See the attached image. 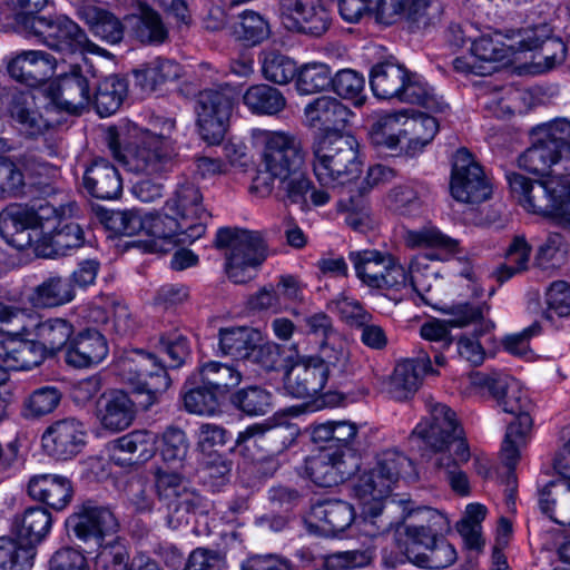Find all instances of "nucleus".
Masks as SVG:
<instances>
[{
	"mask_svg": "<svg viewBox=\"0 0 570 570\" xmlns=\"http://www.w3.org/2000/svg\"><path fill=\"white\" fill-rule=\"evenodd\" d=\"M521 168L537 175L532 180L511 173L507 179L513 197L528 213L570 224V121L561 118L538 126L532 145L519 157Z\"/></svg>",
	"mask_w": 570,
	"mask_h": 570,
	"instance_id": "f257e3e1",
	"label": "nucleus"
},
{
	"mask_svg": "<svg viewBox=\"0 0 570 570\" xmlns=\"http://www.w3.org/2000/svg\"><path fill=\"white\" fill-rule=\"evenodd\" d=\"M414 474L412 460L396 449H389L380 452L373 466L357 478L353 489L361 503L360 525L365 535L376 537L389 527L390 523L381 519L384 500L400 480Z\"/></svg>",
	"mask_w": 570,
	"mask_h": 570,
	"instance_id": "f03ea898",
	"label": "nucleus"
},
{
	"mask_svg": "<svg viewBox=\"0 0 570 570\" xmlns=\"http://www.w3.org/2000/svg\"><path fill=\"white\" fill-rule=\"evenodd\" d=\"M175 130L173 119L156 118L153 129L132 128L131 138L124 153L120 149L119 134L116 129L107 131V145L114 157L129 171L159 176L174 168L176 146L171 138Z\"/></svg>",
	"mask_w": 570,
	"mask_h": 570,
	"instance_id": "7ed1b4c3",
	"label": "nucleus"
},
{
	"mask_svg": "<svg viewBox=\"0 0 570 570\" xmlns=\"http://www.w3.org/2000/svg\"><path fill=\"white\" fill-rule=\"evenodd\" d=\"M67 527L79 540H94L99 546L95 570H130L129 552L122 540L102 543L105 537L115 534L119 528L109 508L86 503L67 519Z\"/></svg>",
	"mask_w": 570,
	"mask_h": 570,
	"instance_id": "20e7f679",
	"label": "nucleus"
},
{
	"mask_svg": "<svg viewBox=\"0 0 570 570\" xmlns=\"http://www.w3.org/2000/svg\"><path fill=\"white\" fill-rule=\"evenodd\" d=\"M312 149L313 171L322 186H345L360 177L362 163L355 137L336 131L323 134L314 141Z\"/></svg>",
	"mask_w": 570,
	"mask_h": 570,
	"instance_id": "39448f33",
	"label": "nucleus"
},
{
	"mask_svg": "<svg viewBox=\"0 0 570 570\" xmlns=\"http://www.w3.org/2000/svg\"><path fill=\"white\" fill-rule=\"evenodd\" d=\"M428 414L414 428L412 439L434 453H455V461L468 462L471 451L463 429L458 424L454 412L445 404L433 400L426 401Z\"/></svg>",
	"mask_w": 570,
	"mask_h": 570,
	"instance_id": "423d86ee",
	"label": "nucleus"
},
{
	"mask_svg": "<svg viewBox=\"0 0 570 570\" xmlns=\"http://www.w3.org/2000/svg\"><path fill=\"white\" fill-rule=\"evenodd\" d=\"M26 37L36 38L50 49L63 55L94 53L110 57V52L92 42L86 32L65 16L55 18L30 16L22 20Z\"/></svg>",
	"mask_w": 570,
	"mask_h": 570,
	"instance_id": "0eeeda50",
	"label": "nucleus"
},
{
	"mask_svg": "<svg viewBox=\"0 0 570 570\" xmlns=\"http://www.w3.org/2000/svg\"><path fill=\"white\" fill-rule=\"evenodd\" d=\"M215 243L218 248L228 249L225 271L235 284H245L255 278L266 259V247L257 232L220 228Z\"/></svg>",
	"mask_w": 570,
	"mask_h": 570,
	"instance_id": "6e6552de",
	"label": "nucleus"
},
{
	"mask_svg": "<svg viewBox=\"0 0 570 570\" xmlns=\"http://www.w3.org/2000/svg\"><path fill=\"white\" fill-rule=\"evenodd\" d=\"M117 370L121 380L144 397L140 405L145 410L158 403L171 384L167 370L158 357L140 350L121 356L117 362Z\"/></svg>",
	"mask_w": 570,
	"mask_h": 570,
	"instance_id": "1a4fd4ad",
	"label": "nucleus"
},
{
	"mask_svg": "<svg viewBox=\"0 0 570 570\" xmlns=\"http://www.w3.org/2000/svg\"><path fill=\"white\" fill-rule=\"evenodd\" d=\"M51 217L57 218V208L49 203L37 209L11 205L0 213V234L18 249L35 246L37 252L42 234L51 229Z\"/></svg>",
	"mask_w": 570,
	"mask_h": 570,
	"instance_id": "9d476101",
	"label": "nucleus"
},
{
	"mask_svg": "<svg viewBox=\"0 0 570 570\" xmlns=\"http://www.w3.org/2000/svg\"><path fill=\"white\" fill-rule=\"evenodd\" d=\"M235 100V91L228 85L200 90L195 97L194 110L202 138L210 145L224 138Z\"/></svg>",
	"mask_w": 570,
	"mask_h": 570,
	"instance_id": "9b49d317",
	"label": "nucleus"
},
{
	"mask_svg": "<svg viewBox=\"0 0 570 570\" xmlns=\"http://www.w3.org/2000/svg\"><path fill=\"white\" fill-rule=\"evenodd\" d=\"M356 276L372 288H400L410 283L416 291L415 281L403 265L387 252L377 249L353 250L348 254Z\"/></svg>",
	"mask_w": 570,
	"mask_h": 570,
	"instance_id": "f8f14e48",
	"label": "nucleus"
},
{
	"mask_svg": "<svg viewBox=\"0 0 570 570\" xmlns=\"http://www.w3.org/2000/svg\"><path fill=\"white\" fill-rule=\"evenodd\" d=\"M263 166L273 179L286 178L303 169L305 153L302 141L295 135L285 131H262Z\"/></svg>",
	"mask_w": 570,
	"mask_h": 570,
	"instance_id": "ddd939ff",
	"label": "nucleus"
},
{
	"mask_svg": "<svg viewBox=\"0 0 570 570\" xmlns=\"http://www.w3.org/2000/svg\"><path fill=\"white\" fill-rule=\"evenodd\" d=\"M451 195L464 204H480L491 195L483 170L466 149H459L453 158Z\"/></svg>",
	"mask_w": 570,
	"mask_h": 570,
	"instance_id": "4468645a",
	"label": "nucleus"
},
{
	"mask_svg": "<svg viewBox=\"0 0 570 570\" xmlns=\"http://www.w3.org/2000/svg\"><path fill=\"white\" fill-rule=\"evenodd\" d=\"M569 441L553 460V469L562 482L550 481L539 490V507L558 524H570V451Z\"/></svg>",
	"mask_w": 570,
	"mask_h": 570,
	"instance_id": "2eb2a0df",
	"label": "nucleus"
},
{
	"mask_svg": "<svg viewBox=\"0 0 570 570\" xmlns=\"http://www.w3.org/2000/svg\"><path fill=\"white\" fill-rule=\"evenodd\" d=\"M474 386L488 389L507 413L515 415L519 423L522 415H529L530 401L521 383L502 372H475L471 375Z\"/></svg>",
	"mask_w": 570,
	"mask_h": 570,
	"instance_id": "dca6fc26",
	"label": "nucleus"
},
{
	"mask_svg": "<svg viewBox=\"0 0 570 570\" xmlns=\"http://www.w3.org/2000/svg\"><path fill=\"white\" fill-rule=\"evenodd\" d=\"M163 210L174 214L181 220L187 237L198 239L205 234L209 215L203 205V195L194 184L179 185L165 203Z\"/></svg>",
	"mask_w": 570,
	"mask_h": 570,
	"instance_id": "f3484780",
	"label": "nucleus"
},
{
	"mask_svg": "<svg viewBox=\"0 0 570 570\" xmlns=\"http://www.w3.org/2000/svg\"><path fill=\"white\" fill-rule=\"evenodd\" d=\"M92 414L102 430L122 432L136 417V403L122 390H107L94 403Z\"/></svg>",
	"mask_w": 570,
	"mask_h": 570,
	"instance_id": "a211bd4d",
	"label": "nucleus"
},
{
	"mask_svg": "<svg viewBox=\"0 0 570 570\" xmlns=\"http://www.w3.org/2000/svg\"><path fill=\"white\" fill-rule=\"evenodd\" d=\"M87 433L83 424L72 417L50 424L41 441L46 453L57 460H69L78 455L86 445Z\"/></svg>",
	"mask_w": 570,
	"mask_h": 570,
	"instance_id": "6ab92c4d",
	"label": "nucleus"
},
{
	"mask_svg": "<svg viewBox=\"0 0 570 570\" xmlns=\"http://www.w3.org/2000/svg\"><path fill=\"white\" fill-rule=\"evenodd\" d=\"M281 6L288 29L316 37L328 29L330 13L320 0H282Z\"/></svg>",
	"mask_w": 570,
	"mask_h": 570,
	"instance_id": "aec40b11",
	"label": "nucleus"
},
{
	"mask_svg": "<svg viewBox=\"0 0 570 570\" xmlns=\"http://www.w3.org/2000/svg\"><path fill=\"white\" fill-rule=\"evenodd\" d=\"M56 66V59L48 52L23 50L8 58L7 71L16 81L38 87L55 73Z\"/></svg>",
	"mask_w": 570,
	"mask_h": 570,
	"instance_id": "412c9836",
	"label": "nucleus"
},
{
	"mask_svg": "<svg viewBox=\"0 0 570 570\" xmlns=\"http://www.w3.org/2000/svg\"><path fill=\"white\" fill-rule=\"evenodd\" d=\"M415 518L417 522L409 523L404 529L406 537L405 553L411 561L414 560V554H420L449 530L446 517L438 510L420 509L415 512Z\"/></svg>",
	"mask_w": 570,
	"mask_h": 570,
	"instance_id": "4be33fe9",
	"label": "nucleus"
},
{
	"mask_svg": "<svg viewBox=\"0 0 570 570\" xmlns=\"http://www.w3.org/2000/svg\"><path fill=\"white\" fill-rule=\"evenodd\" d=\"M57 106L70 114H80L91 102L90 80L78 65L61 75L53 95Z\"/></svg>",
	"mask_w": 570,
	"mask_h": 570,
	"instance_id": "5701e85b",
	"label": "nucleus"
},
{
	"mask_svg": "<svg viewBox=\"0 0 570 570\" xmlns=\"http://www.w3.org/2000/svg\"><path fill=\"white\" fill-rule=\"evenodd\" d=\"M326 382L327 370L307 357L297 361L285 372L283 387L293 397L306 399L321 393Z\"/></svg>",
	"mask_w": 570,
	"mask_h": 570,
	"instance_id": "b1692460",
	"label": "nucleus"
},
{
	"mask_svg": "<svg viewBox=\"0 0 570 570\" xmlns=\"http://www.w3.org/2000/svg\"><path fill=\"white\" fill-rule=\"evenodd\" d=\"M156 490L159 500L166 504L168 510L174 512H194L202 504V497L177 472L158 471Z\"/></svg>",
	"mask_w": 570,
	"mask_h": 570,
	"instance_id": "393cba45",
	"label": "nucleus"
},
{
	"mask_svg": "<svg viewBox=\"0 0 570 570\" xmlns=\"http://www.w3.org/2000/svg\"><path fill=\"white\" fill-rule=\"evenodd\" d=\"M28 495L56 511L66 509L72 500L71 481L61 474L39 473L30 476L27 483Z\"/></svg>",
	"mask_w": 570,
	"mask_h": 570,
	"instance_id": "a878e982",
	"label": "nucleus"
},
{
	"mask_svg": "<svg viewBox=\"0 0 570 570\" xmlns=\"http://www.w3.org/2000/svg\"><path fill=\"white\" fill-rule=\"evenodd\" d=\"M431 370V360L426 352L415 358L399 362L386 384V393L396 401L407 400L419 390L422 377Z\"/></svg>",
	"mask_w": 570,
	"mask_h": 570,
	"instance_id": "bb28decb",
	"label": "nucleus"
},
{
	"mask_svg": "<svg viewBox=\"0 0 570 570\" xmlns=\"http://www.w3.org/2000/svg\"><path fill=\"white\" fill-rule=\"evenodd\" d=\"M73 331L72 323L66 318L49 317L41 320L35 312L30 311L23 336H32L42 346L45 353H56L70 341Z\"/></svg>",
	"mask_w": 570,
	"mask_h": 570,
	"instance_id": "cd10ccee",
	"label": "nucleus"
},
{
	"mask_svg": "<svg viewBox=\"0 0 570 570\" xmlns=\"http://www.w3.org/2000/svg\"><path fill=\"white\" fill-rule=\"evenodd\" d=\"M305 471L311 480L324 488L337 485L353 471L345 460V452L324 449L305 461Z\"/></svg>",
	"mask_w": 570,
	"mask_h": 570,
	"instance_id": "c85d7f7f",
	"label": "nucleus"
},
{
	"mask_svg": "<svg viewBox=\"0 0 570 570\" xmlns=\"http://www.w3.org/2000/svg\"><path fill=\"white\" fill-rule=\"evenodd\" d=\"M51 229L41 236L37 253L43 257L66 256L70 250L79 248L85 242L83 230L79 224L70 222L61 224V214L57 209V218L51 217Z\"/></svg>",
	"mask_w": 570,
	"mask_h": 570,
	"instance_id": "c756f323",
	"label": "nucleus"
},
{
	"mask_svg": "<svg viewBox=\"0 0 570 570\" xmlns=\"http://www.w3.org/2000/svg\"><path fill=\"white\" fill-rule=\"evenodd\" d=\"M304 116L308 127L323 130V134L341 132L351 111L336 98L322 96L305 106Z\"/></svg>",
	"mask_w": 570,
	"mask_h": 570,
	"instance_id": "7c9ffc66",
	"label": "nucleus"
},
{
	"mask_svg": "<svg viewBox=\"0 0 570 570\" xmlns=\"http://www.w3.org/2000/svg\"><path fill=\"white\" fill-rule=\"evenodd\" d=\"M298 433V428L292 423L274 426L256 423L238 433L236 444L242 445L253 441L255 444L264 445L267 452L279 453L293 444Z\"/></svg>",
	"mask_w": 570,
	"mask_h": 570,
	"instance_id": "2f4dec72",
	"label": "nucleus"
},
{
	"mask_svg": "<svg viewBox=\"0 0 570 570\" xmlns=\"http://www.w3.org/2000/svg\"><path fill=\"white\" fill-rule=\"evenodd\" d=\"M108 354L105 336L97 330L86 328L71 341L66 362L75 367H89L99 364Z\"/></svg>",
	"mask_w": 570,
	"mask_h": 570,
	"instance_id": "473e14b6",
	"label": "nucleus"
},
{
	"mask_svg": "<svg viewBox=\"0 0 570 570\" xmlns=\"http://www.w3.org/2000/svg\"><path fill=\"white\" fill-rule=\"evenodd\" d=\"M46 353L36 340H9L0 342V370H31L42 363ZM8 376V374H6Z\"/></svg>",
	"mask_w": 570,
	"mask_h": 570,
	"instance_id": "72a5a7b5",
	"label": "nucleus"
},
{
	"mask_svg": "<svg viewBox=\"0 0 570 570\" xmlns=\"http://www.w3.org/2000/svg\"><path fill=\"white\" fill-rule=\"evenodd\" d=\"M83 186L91 196L99 199H115L122 190V181L117 168L102 158L94 160L87 168Z\"/></svg>",
	"mask_w": 570,
	"mask_h": 570,
	"instance_id": "f704fd0d",
	"label": "nucleus"
},
{
	"mask_svg": "<svg viewBox=\"0 0 570 570\" xmlns=\"http://www.w3.org/2000/svg\"><path fill=\"white\" fill-rule=\"evenodd\" d=\"M490 306L485 302H458L443 308V313L448 315L446 324L450 327H466L474 325L478 336H484L491 333L495 324L487 317Z\"/></svg>",
	"mask_w": 570,
	"mask_h": 570,
	"instance_id": "c9c22d12",
	"label": "nucleus"
},
{
	"mask_svg": "<svg viewBox=\"0 0 570 570\" xmlns=\"http://www.w3.org/2000/svg\"><path fill=\"white\" fill-rule=\"evenodd\" d=\"M155 439L147 431L130 432L112 443L111 459L117 464L146 462L155 454Z\"/></svg>",
	"mask_w": 570,
	"mask_h": 570,
	"instance_id": "e433bc0d",
	"label": "nucleus"
},
{
	"mask_svg": "<svg viewBox=\"0 0 570 570\" xmlns=\"http://www.w3.org/2000/svg\"><path fill=\"white\" fill-rule=\"evenodd\" d=\"M75 297L76 293L69 279L51 274L32 288L28 301L37 308H55L69 304Z\"/></svg>",
	"mask_w": 570,
	"mask_h": 570,
	"instance_id": "4c0bfd02",
	"label": "nucleus"
},
{
	"mask_svg": "<svg viewBox=\"0 0 570 570\" xmlns=\"http://www.w3.org/2000/svg\"><path fill=\"white\" fill-rule=\"evenodd\" d=\"M51 525L52 517L48 510L31 507L13 518L11 531L19 540L30 543L35 548L48 535Z\"/></svg>",
	"mask_w": 570,
	"mask_h": 570,
	"instance_id": "58836bf2",
	"label": "nucleus"
},
{
	"mask_svg": "<svg viewBox=\"0 0 570 570\" xmlns=\"http://www.w3.org/2000/svg\"><path fill=\"white\" fill-rule=\"evenodd\" d=\"M8 112L19 129L28 136H39L49 128V121L36 109L33 97L29 92L12 94Z\"/></svg>",
	"mask_w": 570,
	"mask_h": 570,
	"instance_id": "ea45409f",
	"label": "nucleus"
},
{
	"mask_svg": "<svg viewBox=\"0 0 570 570\" xmlns=\"http://www.w3.org/2000/svg\"><path fill=\"white\" fill-rule=\"evenodd\" d=\"M405 111L380 115L372 125L371 140L391 153H404V119Z\"/></svg>",
	"mask_w": 570,
	"mask_h": 570,
	"instance_id": "a19ab883",
	"label": "nucleus"
},
{
	"mask_svg": "<svg viewBox=\"0 0 570 570\" xmlns=\"http://www.w3.org/2000/svg\"><path fill=\"white\" fill-rule=\"evenodd\" d=\"M79 17L88 26L91 33L109 45L119 43L124 38V26L108 10L94 4L82 6Z\"/></svg>",
	"mask_w": 570,
	"mask_h": 570,
	"instance_id": "79ce46f5",
	"label": "nucleus"
},
{
	"mask_svg": "<svg viewBox=\"0 0 570 570\" xmlns=\"http://www.w3.org/2000/svg\"><path fill=\"white\" fill-rule=\"evenodd\" d=\"M409 71L401 65L385 61L373 66L370 75V86L375 97L393 99L400 96Z\"/></svg>",
	"mask_w": 570,
	"mask_h": 570,
	"instance_id": "37998d69",
	"label": "nucleus"
},
{
	"mask_svg": "<svg viewBox=\"0 0 570 570\" xmlns=\"http://www.w3.org/2000/svg\"><path fill=\"white\" fill-rule=\"evenodd\" d=\"M261 341V334L249 326H232L218 332V351L223 355L237 360L249 358L252 351Z\"/></svg>",
	"mask_w": 570,
	"mask_h": 570,
	"instance_id": "c03bdc74",
	"label": "nucleus"
},
{
	"mask_svg": "<svg viewBox=\"0 0 570 570\" xmlns=\"http://www.w3.org/2000/svg\"><path fill=\"white\" fill-rule=\"evenodd\" d=\"M439 120L425 114L412 117L405 115L404 119V154L414 156L429 145L439 131Z\"/></svg>",
	"mask_w": 570,
	"mask_h": 570,
	"instance_id": "a18cd8bd",
	"label": "nucleus"
},
{
	"mask_svg": "<svg viewBox=\"0 0 570 570\" xmlns=\"http://www.w3.org/2000/svg\"><path fill=\"white\" fill-rule=\"evenodd\" d=\"M311 518L318 522L324 531L333 533L347 529L355 519L353 507L342 500H327L313 505Z\"/></svg>",
	"mask_w": 570,
	"mask_h": 570,
	"instance_id": "49530a36",
	"label": "nucleus"
},
{
	"mask_svg": "<svg viewBox=\"0 0 570 570\" xmlns=\"http://www.w3.org/2000/svg\"><path fill=\"white\" fill-rule=\"evenodd\" d=\"M397 100L421 105L435 114H443L449 109L444 99L435 95L434 90L417 73L409 72L404 89H401Z\"/></svg>",
	"mask_w": 570,
	"mask_h": 570,
	"instance_id": "de8ad7c7",
	"label": "nucleus"
},
{
	"mask_svg": "<svg viewBox=\"0 0 570 570\" xmlns=\"http://www.w3.org/2000/svg\"><path fill=\"white\" fill-rule=\"evenodd\" d=\"M199 377L220 399L240 383L242 373L234 365L212 361L200 367Z\"/></svg>",
	"mask_w": 570,
	"mask_h": 570,
	"instance_id": "09e8293b",
	"label": "nucleus"
},
{
	"mask_svg": "<svg viewBox=\"0 0 570 570\" xmlns=\"http://www.w3.org/2000/svg\"><path fill=\"white\" fill-rule=\"evenodd\" d=\"M180 67L173 60L157 58L141 69L134 71L135 83L145 92H150L157 86L175 80L180 76Z\"/></svg>",
	"mask_w": 570,
	"mask_h": 570,
	"instance_id": "8fccbe9b",
	"label": "nucleus"
},
{
	"mask_svg": "<svg viewBox=\"0 0 570 570\" xmlns=\"http://www.w3.org/2000/svg\"><path fill=\"white\" fill-rule=\"evenodd\" d=\"M146 235L165 240L168 244H184L196 240L187 237L183 230L181 220L166 210L163 214L146 213Z\"/></svg>",
	"mask_w": 570,
	"mask_h": 570,
	"instance_id": "3c124183",
	"label": "nucleus"
},
{
	"mask_svg": "<svg viewBox=\"0 0 570 570\" xmlns=\"http://www.w3.org/2000/svg\"><path fill=\"white\" fill-rule=\"evenodd\" d=\"M243 102L253 114L268 116L281 112L286 106V99L278 89L263 83L249 87Z\"/></svg>",
	"mask_w": 570,
	"mask_h": 570,
	"instance_id": "603ef678",
	"label": "nucleus"
},
{
	"mask_svg": "<svg viewBox=\"0 0 570 570\" xmlns=\"http://www.w3.org/2000/svg\"><path fill=\"white\" fill-rule=\"evenodd\" d=\"M425 188L422 185L405 184L390 190L386 197L387 207L406 217L421 214L424 206Z\"/></svg>",
	"mask_w": 570,
	"mask_h": 570,
	"instance_id": "864d4df0",
	"label": "nucleus"
},
{
	"mask_svg": "<svg viewBox=\"0 0 570 570\" xmlns=\"http://www.w3.org/2000/svg\"><path fill=\"white\" fill-rule=\"evenodd\" d=\"M311 358L317 366L327 370V380L331 376L342 375L350 360L347 344L341 335L331 336V340L322 341L318 355Z\"/></svg>",
	"mask_w": 570,
	"mask_h": 570,
	"instance_id": "5fc2aeb1",
	"label": "nucleus"
},
{
	"mask_svg": "<svg viewBox=\"0 0 570 570\" xmlns=\"http://www.w3.org/2000/svg\"><path fill=\"white\" fill-rule=\"evenodd\" d=\"M532 426L530 415H522L519 423H510L500 451L502 463L513 470L520 460V451L527 444V438Z\"/></svg>",
	"mask_w": 570,
	"mask_h": 570,
	"instance_id": "6e6d98bb",
	"label": "nucleus"
},
{
	"mask_svg": "<svg viewBox=\"0 0 570 570\" xmlns=\"http://www.w3.org/2000/svg\"><path fill=\"white\" fill-rule=\"evenodd\" d=\"M36 550L30 543L0 537V570H30Z\"/></svg>",
	"mask_w": 570,
	"mask_h": 570,
	"instance_id": "4d7b16f0",
	"label": "nucleus"
},
{
	"mask_svg": "<svg viewBox=\"0 0 570 570\" xmlns=\"http://www.w3.org/2000/svg\"><path fill=\"white\" fill-rule=\"evenodd\" d=\"M127 94L125 79L117 75L106 77L99 82L95 96V107L101 117L115 114L122 104Z\"/></svg>",
	"mask_w": 570,
	"mask_h": 570,
	"instance_id": "13d9d810",
	"label": "nucleus"
},
{
	"mask_svg": "<svg viewBox=\"0 0 570 570\" xmlns=\"http://www.w3.org/2000/svg\"><path fill=\"white\" fill-rule=\"evenodd\" d=\"M61 391L56 386H41L32 391L23 401L22 415L39 419L52 413L60 404Z\"/></svg>",
	"mask_w": 570,
	"mask_h": 570,
	"instance_id": "bf43d9fd",
	"label": "nucleus"
},
{
	"mask_svg": "<svg viewBox=\"0 0 570 570\" xmlns=\"http://www.w3.org/2000/svg\"><path fill=\"white\" fill-rule=\"evenodd\" d=\"M404 243L407 247H434L455 252L459 242L434 226H425L421 229H409L403 235Z\"/></svg>",
	"mask_w": 570,
	"mask_h": 570,
	"instance_id": "052dcab7",
	"label": "nucleus"
},
{
	"mask_svg": "<svg viewBox=\"0 0 570 570\" xmlns=\"http://www.w3.org/2000/svg\"><path fill=\"white\" fill-rule=\"evenodd\" d=\"M330 67L321 62L304 65L296 77V88L302 95H312L325 90L332 85Z\"/></svg>",
	"mask_w": 570,
	"mask_h": 570,
	"instance_id": "680f3d73",
	"label": "nucleus"
},
{
	"mask_svg": "<svg viewBox=\"0 0 570 570\" xmlns=\"http://www.w3.org/2000/svg\"><path fill=\"white\" fill-rule=\"evenodd\" d=\"M495 36L483 35L472 41L471 53L480 65L495 66L511 56L509 43H504Z\"/></svg>",
	"mask_w": 570,
	"mask_h": 570,
	"instance_id": "e2e57ef3",
	"label": "nucleus"
},
{
	"mask_svg": "<svg viewBox=\"0 0 570 570\" xmlns=\"http://www.w3.org/2000/svg\"><path fill=\"white\" fill-rule=\"evenodd\" d=\"M552 35V29L547 23L527 27L519 30H510L505 35L509 41L511 55L521 51L534 50L542 46Z\"/></svg>",
	"mask_w": 570,
	"mask_h": 570,
	"instance_id": "0e129e2a",
	"label": "nucleus"
},
{
	"mask_svg": "<svg viewBox=\"0 0 570 570\" xmlns=\"http://www.w3.org/2000/svg\"><path fill=\"white\" fill-rule=\"evenodd\" d=\"M132 32L141 42L160 43L168 36L160 16L151 9H144L140 16L132 19Z\"/></svg>",
	"mask_w": 570,
	"mask_h": 570,
	"instance_id": "69168bd1",
	"label": "nucleus"
},
{
	"mask_svg": "<svg viewBox=\"0 0 570 570\" xmlns=\"http://www.w3.org/2000/svg\"><path fill=\"white\" fill-rule=\"evenodd\" d=\"M233 403L248 415H264L272 410V394L259 386H249L233 396Z\"/></svg>",
	"mask_w": 570,
	"mask_h": 570,
	"instance_id": "338daca9",
	"label": "nucleus"
},
{
	"mask_svg": "<svg viewBox=\"0 0 570 570\" xmlns=\"http://www.w3.org/2000/svg\"><path fill=\"white\" fill-rule=\"evenodd\" d=\"M544 318L554 322L557 318L570 317V286L563 281L554 282L546 293Z\"/></svg>",
	"mask_w": 570,
	"mask_h": 570,
	"instance_id": "774afa93",
	"label": "nucleus"
}]
</instances>
